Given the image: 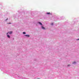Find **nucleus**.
Returning <instances> with one entry per match:
<instances>
[{"instance_id": "obj_11", "label": "nucleus", "mask_w": 79, "mask_h": 79, "mask_svg": "<svg viewBox=\"0 0 79 79\" xmlns=\"http://www.w3.org/2000/svg\"><path fill=\"white\" fill-rule=\"evenodd\" d=\"M6 20H8V19H6Z\"/></svg>"}, {"instance_id": "obj_14", "label": "nucleus", "mask_w": 79, "mask_h": 79, "mask_svg": "<svg viewBox=\"0 0 79 79\" xmlns=\"http://www.w3.org/2000/svg\"><path fill=\"white\" fill-rule=\"evenodd\" d=\"M7 34H8V33H7Z\"/></svg>"}, {"instance_id": "obj_5", "label": "nucleus", "mask_w": 79, "mask_h": 79, "mask_svg": "<svg viewBox=\"0 0 79 79\" xmlns=\"http://www.w3.org/2000/svg\"><path fill=\"white\" fill-rule=\"evenodd\" d=\"M10 34H12V31H10L9 32Z\"/></svg>"}, {"instance_id": "obj_13", "label": "nucleus", "mask_w": 79, "mask_h": 79, "mask_svg": "<svg viewBox=\"0 0 79 79\" xmlns=\"http://www.w3.org/2000/svg\"><path fill=\"white\" fill-rule=\"evenodd\" d=\"M77 40H79V39H78Z\"/></svg>"}, {"instance_id": "obj_8", "label": "nucleus", "mask_w": 79, "mask_h": 79, "mask_svg": "<svg viewBox=\"0 0 79 79\" xmlns=\"http://www.w3.org/2000/svg\"><path fill=\"white\" fill-rule=\"evenodd\" d=\"M51 25H53V23H51Z\"/></svg>"}, {"instance_id": "obj_2", "label": "nucleus", "mask_w": 79, "mask_h": 79, "mask_svg": "<svg viewBox=\"0 0 79 79\" xmlns=\"http://www.w3.org/2000/svg\"><path fill=\"white\" fill-rule=\"evenodd\" d=\"M41 28L42 29H45V27H44L43 26H42L41 27Z\"/></svg>"}, {"instance_id": "obj_4", "label": "nucleus", "mask_w": 79, "mask_h": 79, "mask_svg": "<svg viewBox=\"0 0 79 79\" xmlns=\"http://www.w3.org/2000/svg\"><path fill=\"white\" fill-rule=\"evenodd\" d=\"M39 24H40V25H42V23H40V22H39Z\"/></svg>"}, {"instance_id": "obj_9", "label": "nucleus", "mask_w": 79, "mask_h": 79, "mask_svg": "<svg viewBox=\"0 0 79 79\" xmlns=\"http://www.w3.org/2000/svg\"><path fill=\"white\" fill-rule=\"evenodd\" d=\"M75 63H76V62H74L73 63V64H75Z\"/></svg>"}, {"instance_id": "obj_7", "label": "nucleus", "mask_w": 79, "mask_h": 79, "mask_svg": "<svg viewBox=\"0 0 79 79\" xmlns=\"http://www.w3.org/2000/svg\"><path fill=\"white\" fill-rule=\"evenodd\" d=\"M23 34H26V32H23Z\"/></svg>"}, {"instance_id": "obj_1", "label": "nucleus", "mask_w": 79, "mask_h": 79, "mask_svg": "<svg viewBox=\"0 0 79 79\" xmlns=\"http://www.w3.org/2000/svg\"><path fill=\"white\" fill-rule=\"evenodd\" d=\"M25 36H26V37H30V35H25Z\"/></svg>"}, {"instance_id": "obj_12", "label": "nucleus", "mask_w": 79, "mask_h": 79, "mask_svg": "<svg viewBox=\"0 0 79 79\" xmlns=\"http://www.w3.org/2000/svg\"><path fill=\"white\" fill-rule=\"evenodd\" d=\"M9 24H11V23H9Z\"/></svg>"}, {"instance_id": "obj_6", "label": "nucleus", "mask_w": 79, "mask_h": 79, "mask_svg": "<svg viewBox=\"0 0 79 79\" xmlns=\"http://www.w3.org/2000/svg\"><path fill=\"white\" fill-rule=\"evenodd\" d=\"M7 37H8V38H10V35H7Z\"/></svg>"}, {"instance_id": "obj_10", "label": "nucleus", "mask_w": 79, "mask_h": 79, "mask_svg": "<svg viewBox=\"0 0 79 79\" xmlns=\"http://www.w3.org/2000/svg\"><path fill=\"white\" fill-rule=\"evenodd\" d=\"M70 66V65H68V66Z\"/></svg>"}, {"instance_id": "obj_3", "label": "nucleus", "mask_w": 79, "mask_h": 79, "mask_svg": "<svg viewBox=\"0 0 79 79\" xmlns=\"http://www.w3.org/2000/svg\"><path fill=\"white\" fill-rule=\"evenodd\" d=\"M47 14L48 15H50V12H47Z\"/></svg>"}]
</instances>
